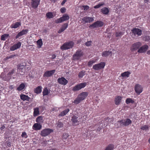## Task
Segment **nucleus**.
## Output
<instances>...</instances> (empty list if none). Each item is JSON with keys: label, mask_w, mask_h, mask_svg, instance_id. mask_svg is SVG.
Returning <instances> with one entry per match:
<instances>
[{"label": "nucleus", "mask_w": 150, "mask_h": 150, "mask_svg": "<svg viewBox=\"0 0 150 150\" xmlns=\"http://www.w3.org/2000/svg\"><path fill=\"white\" fill-rule=\"evenodd\" d=\"M57 0H51V1L54 2H55Z\"/></svg>", "instance_id": "69168bd1"}, {"label": "nucleus", "mask_w": 150, "mask_h": 150, "mask_svg": "<svg viewBox=\"0 0 150 150\" xmlns=\"http://www.w3.org/2000/svg\"><path fill=\"white\" fill-rule=\"evenodd\" d=\"M82 20L85 23H90L94 21L93 18L90 17H85L82 18Z\"/></svg>", "instance_id": "a211bd4d"}, {"label": "nucleus", "mask_w": 150, "mask_h": 150, "mask_svg": "<svg viewBox=\"0 0 150 150\" xmlns=\"http://www.w3.org/2000/svg\"><path fill=\"white\" fill-rule=\"evenodd\" d=\"M147 54L148 55H150V50L147 51Z\"/></svg>", "instance_id": "e2e57ef3"}, {"label": "nucleus", "mask_w": 150, "mask_h": 150, "mask_svg": "<svg viewBox=\"0 0 150 150\" xmlns=\"http://www.w3.org/2000/svg\"><path fill=\"white\" fill-rule=\"evenodd\" d=\"M39 114V108H34L33 114L34 116H37Z\"/></svg>", "instance_id": "473e14b6"}, {"label": "nucleus", "mask_w": 150, "mask_h": 150, "mask_svg": "<svg viewBox=\"0 0 150 150\" xmlns=\"http://www.w3.org/2000/svg\"><path fill=\"white\" fill-rule=\"evenodd\" d=\"M14 70L12 69L9 71L7 75H6L4 72H2L0 75V77L4 80L8 81L11 78H14L15 77V75H14Z\"/></svg>", "instance_id": "f257e3e1"}, {"label": "nucleus", "mask_w": 150, "mask_h": 150, "mask_svg": "<svg viewBox=\"0 0 150 150\" xmlns=\"http://www.w3.org/2000/svg\"><path fill=\"white\" fill-rule=\"evenodd\" d=\"M40 0H32L31 5L34 8H37L40 4Z\"/></svg>", "instance_id": "dca6fc26"}, {"label": "nucleus", "mask_w": 150, "mask_h": 150, "mask_svg": "<svg viewBox=\"0 0 150 150\" xmlns=\"http://www.w3.org/2000/svg\"><path fill=\"white\" fill-rule=\"evenodd\" d=\"M5 128V127L4 125H3L1 127H0V129L2 130Z\"/></svg>", "instance_id": "680f3d73"}, {"label": "nucleus", "mask_w": 150, "mask_h": 150, "mask_svg": "<svg viewBox=\"0 0 150 150\" xmlns=\"http://www.w3.org/2000/svg\"><path fill=\"white\" fill-rule=\"evenodd\" d=\"M57 81L59 84L64 86L66 85L68 83V80L63 77L59 78Z\"/></svg>", "instance_id": "4468645a"}, {"label": "nucleus", "mask_w": 150, "mask_h": 150, "mask_svg": "<svg viewBox=\"0 0 150 150\" xmlns=\"http://www.w3.org/2000/svg\"><path fill=\"white\" fill-rule=\"evenodd\" d=\"M105 65L104 62H101L94 65L93 67V69L96 71L99 70L104 68Z\"/></svg>", "instance_id": "7ed1b4c3"}, {"label": "nucleus", "mask_w": 150, "mask_h": 150, "mask_svg": "<svg viewBox=\"0 0 150 150\" xmlns=\"http://www.w3.org/2000/svg\"><path fill=\"white\" fill-rule=\"evenodd\" d=\"M21 136L22 137L25 138H27L28 137V136L25 132H22L21 134Z\"/></svg>", "instance_id": "3c124183"}, {"label": "nucleus", "mask_w": 150, "mask_h": 150, "mask_svg": "<svg viewBox=\"0 0 150 150\" xmlns=\"http://www.w3.org/2000/svg\"><path fill=\"white\" fill-rule=\"evenodd\" d=\"M149 46L147 45H144L141 47L138 50L139 53H142L145 52L148 49Z\"/></svg>", "instance_id": "2eb2a0df"}, {"label": "nucleus", "mask_w": 150, "mask_h": 150, "mask_svg": "<svg viewBox=\"0 0 150 150\" xmlns=\"http://www.w3.org/2000/svg\"><path fill=\"white\" fill-rule=\"evenodd\" d=\"M63 124L62 122H59L57 123V126L58 127H63Z\"/></svg>", "instance_id": "864d4df0"}, {"label": "nucleus", "mask_w": 150, "mask_h": 150, "mask_svg": "<svg viewBox=\"0 0 150 150\" xmlns=\"http://www.w3.org/2000/svg\"><path fill=\"white\" fill-rule=\"evenodd\" d=\"M46 16L47 18L49 19L53 18L54 17L52 12L47 13L46 14Z\"/></svg>", "instance_id": "72a5a7b5"}, {"label": "nucleus", "mask_w": 150, "mask_h": 150, "mask_svg": "<svg viewBox=\"0 0 150 150\" xmlns=\"http://www.w3.org/2000/svg\"><path fill=\"white\" fill-rule=\"evenodd\" d=\"M42 87L41 86H39L36 88L35 90V92L36 93H39L42 91Z\"/></svg>", "instance_id": "2f4dec72"}, {"label": "nucleus", "mask_w": 150, "mask_h": 150, "mask_svg": "<svg viewBox=\"0 0 150 150\" xmlns=\"http://www.w3.org/2000/svg\"><path fill=\"white\" fill-rule=\"evenodd\" d=\"M55 70H53L51 71H48L45 72L43 75L44 77H49L51 76L55 73Z\"/></svg>", "instance_id": "f3484780"}, {"label": "nucleus", "mask_w": 150, "mask_h": 150, "mask_svg": "<svg viewBox=\"0 0 150 150\" xmlns=\"http://www.w3.org/2000/svg\"><path fill=\"white\" fill-rule=\"evenodd\" d=\"M28 32V30L27 29H25L22 30L18 34L16 37V39L19 38L23 35L27 34Z\"/></svg>", "instance_id": "6ab92c4d"}, {"label": "nucleus", "mask_w": 150, "mask_h": 150, "mask_svg": "<svg viewBox=\"0 0 150 150\" xmlns=\"http://www.w3.org/2000/svg\"><path fill=\"white\" fill-rule=\"evenodd\" d=\"M69 19V16L67 14H66L63 15L62 16L55 20V23H60Z\"/></svg>", "instance_id": "20e7f679"}, {"label": "nucleus", "mask_w": 150, "mask_h": 150, "mask_svg": "<svg viewBox=\"0 0 150 150\" xmlns=\"http://www.w3.org/2000/svg\"><path fill=\"white\" fill-rule=\"evenodd\" d=\"M68 24L67 23L64 24L58 31V33H60L64 31L68 27Z\"/></svg>", "instance_id": "393cba45"}, {"label": "nucleus", "mask_w": 150, "mask_h": 150, "mask_svg": "<svg viewBox=\"0 0 150 150\" xmlns=\"http://www.w3.org/2000/svg\"><path fill=\"white\" fill-rule=\"evenodd\" d=\"M74 45V43L72 41L64 43L61 47V49L62 50H65L72 48Z\"/></svg>", "instance_id": "f03ea898"}, {"label": "nucleus", "mask_w": 150, "mask_h": 150, "mask_svg": "<svg viewBox=\"0 0 150 150\" xmlns=\"http://www.w3.org/2000/svg\"><path fill=\"white\" fill-rule=\"evenodd\" d=\"M17 55L14 54V55H10L8 56H7L6 57V58L5 59L6 60H7L8 59H11L13 58L14 57L17 56Z\"/></svg>", "instance_id": "09e8293b"}, {"label": "nucleus", "mask_w": 150, "mask_h": 150, "mask_svg": "<svg viewBox=\"0 0 150 150\" xmlns=\"http://www.w3.org/2000/svg\"><path fill=\"white\" fill-rule=\"evenodd\" d=\"M26 83H22L17 88L16 90L20 91L25 89Z\"/></svg>", "instance_id": "5701e85b"}, {"label": "nucleus", "mask_w": 150, "mask_h": 150, "mask_svg": "<svg viewBox=\"0 0 150 150\" xmlns=\"http://www.w3.org/2000/svg\"><path fill=\"white\" fill-rule=\"evenodd\" d=\"M42 125L39 123H35L33 126V129L35 130H39L42 128Z\"/></svg>", "instance_id": "4be33fe9"}, {"label": "nucleus", "mask_w": 150, "mask_h": 150, "mask_svg": "<svg viewBox=\"0 0 150 150\" xmlns=\"http://www.w3.org/2000/svg\"><path fill=\"white\" fill-rule=\"evenodd\" d=\"M21 42H19L11 46L10 48V50L11 51H13L21 47Z\"/></svg>", "instance_id": "ddd939ff"}, {"label": "nucleus", "mask_w": 150, "mask_h": 150, "mask_svg": "<svg viewBox=\"0 0 150 150\" xmlns=\"http://www.w3.org/2000/svg\"><path fill=\"white\" fill-rule=\"evenodd\" d=\"M97 61L96 59H92L90 60L88 62V66L91 67L93 64L95 63Z\"/></svg>", "instance_id": "c9c22d12"}, {"label": "nucleus", "mask_w": 150, "mask_h": 150, "mask_svg": "<svg viewBox=\"0 0 150 150\" xmlns=\"http://www.w3.org/2000/svg\"><path fill=\"white\" fill-rule=\"evenodd\" d=\"M148 142H149V143L150 144V139H149Z\"/></svg>", "instance_id": "338daca9"}, {"label": "nucleus", "mask_w": 150, "mask_h": 150, "mask_svg": "<svg viewBox=\"0 0 150 150\" xmlns=\"http://www.w3.org/2000/svg\"><path fill=\"white\" fill-rule=\"evenodd\" d=\"M131 121L129 119H127L126 120H121L118 121L117 124H119L120 125L127 126L131 124Z\"/></svg>", "instance_id": "0eeeda50"}, {"label": "nucleus", "mask_w": 150, "mask_h": 150, "mask_svg": "<svg viewBox=\"0 0 150 150\" xmlns=\"http://www.w3.org/2000/svg\"><path fill=\"white\" fill-rule=\"evenodd\" d=\"M66 9L64 7H62L60 9V11L62 13H63L66 11Z\"/></svg>", "instance_id": "6e6d98bb"}, {"label": "nucleus", "mask_w": 150, "mask_h": 150, "mask_svg": "<svg viewBox=\"0 0 150 150\" xmlns=\"http://www.w3.org/2000/svg\"><path fill=\"white\" fill-rule=\"evenodd\" d=\"M80 119L81 118L78 116L77 115H74L72 117L71 119L73 125H74L78 124L79 122L81 121Z\"/></svg>", "instance_id": "6e6552de"}, {"label": "nucleus", "mask_w": 150, "mask_h": 150, "mask_svg": "<svg viewBox=\"0 0 150 150\" xmlns=\"http://www.w3.org/2000/svg\"><path fill=\"white\" fill-rule=\"evenodd\" d=\"M84 8V10H86L89 8V7L87 5H83L82 6Z\"/></svg>", "instance_id": "4d7b16f0"}, {"label": "nucleus", "mask_w": 150, "mask_h": 150, "mask_svg": "<svg viewBox=\"0 0 150 150\" xmlns=\"http://www.w3.org/2000/svg\"><path fill=\"white\" fill-rule=\"evenodd\" d=\"M25 69L22 70L21 69L20 71H19V73L21 75H23L25 73Z\"/></svg>", "instance_id": "603ef678"}, {"label": "nucleus", "mask_w": 150, "mask_h": 150, "mask_svg": "<svg viewBox=\"0 0 150 150\" xmlns=\"http://www.w3.org/2000/svg\"><path fill=\"white\" fill-rule=\"evenodd\" d=\"M87 85L86 82L81 83L74 86L72 89L74 91H79L84 88Z\"/></svg>", "instance_id": "423d86ee"}, {"label": "nucleus", "mask_w": 150, "mask_h": 150, "mask_svg": "<svg viewBox=\"0 0 150 150\" xmlns=\"http://www.w3.org/2000/svg\"><path fill=\"white\" fill-rule=\"evenodd\" d=\"M9 36V34H5L2 35L1 37V39L2 40H5Z\"/></svg>", "instance_id": "ea45409f"}, {"label": "nucleus", "mask_w": 150, "mask_h": 150, "mask_svg": "<svg viewBox=\"0 0 150 150\" xmlns=\"http://www.w3.org/2000/svg\"><path fill=\"white\" fill-rule=\"evenodd\" d=\"M67 0H63V1H62L61 3V5H63L67 1Z\"/></svg>", "instance_id": "13d9d810"}, {"label": "nucleus", "mask_w": 150, "mask_h": 150, "mask_svg": "<svg viewBox=\"0 0 150 150\" xmlns=\"http://www.w3.org/2000/svg\"><path fill=\"white\" fill-rule=\"evenodd\" d=\"M134 101L131 98H127L126 100V103L127 104H129V103H134Z\"/></svg>", "instance_id": "a19ab883"}, {"label": "nucleus", "mask_w": 150, "mask_h": 150, "mask_svg": "<svg viewBox=\"0 0 150 150\" xmlns=\"http://www.w3.org/2000/svg\"><path fill=\"white\" fill-rule=\"evenodd\" d=\"M20 98L23 101H28L30 99V98L28 96H26L23 94L21 95Z\"/></svg>", "instance_id": "cd10ccee"}, {"label": "nucleus", "mask_w": 150, "mask_h": 150, "mask_svg": "<svg viewBox=\"0 0 150 150\" xmlns=\"http://www.w3.org/2000/svg\"><path fill=\"white\" fill-rule=\"evenodd\" d=\"M149 127L147 125H144L142 126L141 129L143 130H147L148 129Z\"/></svg>", "instance_id": "49530a36"}, {"label": "nucleus", "mask_w": 150, "mask_h": 150, "mask_svg": "<svg viewBox=\"0 0 150 150\" xmlns=\"http://www.w3.org/2000/svg\"><path fill=\"white\" fill-rule=\"evenodd\" d=\"M37 150H42V149H38Z\"/></svg>", "instance_id": "774afa93"}, {"label": "nucleus", "mask_w": 150, "mask_h": 150, "mask_svg": "<svg viewBox=\"0 0 150 150\" xmlns=\"http://www.w3.org/2000/svg\"><path fill=\"white\" fill-rule=\"evenodd\" d=\"M142 45V43L139 42H136L132 45L131 47V50L133 51L137 50Z\"/></svg>", "instance_id": "9b49d317"}, {"label": "nucleus", "mask_w": 150, "mask_h": 150, "mask_svg": "<svg viewBox=\"0 0 150 150\" xmlns=\"http://www.w3.org/2000/svg\"><path fill=\"white\" fill-rule=\"evenodd\" d=\"M37 44L38 47L39 48H41L43 44L42 39H40L38 40L37 41Z\"/></svg>", "instance_id": "4c0bfd02"}, {"label": "nucleus", "mask_w": 150, "mask_h": 150, "mask_svg": "<svg viewBox=\"0 0 150 150\" xmlns=\"http://www.w3.org/2000/svg\"><path fill=\"white\" fill-rule=\"evenodd\" d=\"M130 74L131 73L129 71H125L123 73H121V76L123 78H128Z\"/></svg>", "instance_id": "bb28decb"}, {"label": "nucleus", "mask_w": 150, "mask_h": 150, "mask_svg": "<svg viewBox=\"0 0 150 150\" xmlns=\"http://www.w3.org/2000/svg\"><path fill=\"white\" fill-rule=\"evenodd\" d=\"M21 25L20 22H17L13 23L11 25L10 27L11 28H16L19 27Z\"/></svg>", "instance_id": "b1692460"}, {"label": "nucleus", "mask_w": 150, "mask_h": 150, "mask_svg": "<svg viewBox=\"0 0 150 150\" xmlns=\"http://www.w3.org/2000/svg\"><path fill=\"white\" fill-rule=\"evenodd\" d=\"M85 74V71H82L79 73V78L82 77Z\"/></svg>", "instance_id": "c03bdc74"}, {"label": "nucleus", "mask_w": 150, "mask_h": 150, "mask_svg": "<svg viewBox=\"0 0 150 150\" xmlns=\"http://www.w3.org/2000/svg\"><path fill=\"white\" fill-rule=\"evenodd\" d=\"M91 43L92 42L91 41H89L85 43V44L86 46H89L91 45Z\"/></svg>", "instance_id": "5fc2aeb1"}, {"label": "nucleus", "mask_w": 150, "mask_h": 150, "mask_svg": "<svg viewBox=\"0 0 150 150\" xmlns=\"http://www.w3.org/2000/svg\"><path fill=\"white\" fill-rule=\"evenodd\" d=\"M25 68V66L23 65H20L18 67V71H20L21 69H24Z\"/></svg>", "instance_id": "de8ad7c7"}, {"label": "nucleus", "mask_w": 150, "mask_h": 150, "mask_svg": "<svg viewBox=\"0 0 150 150\" xmlns=\"http://www.w3.org/2000/svg\"><path fill=\"white\" fill-rule=\"evenodd\" d=\"M122 97L120 96H117L116 97L115 100V103L116 105H118L120 104L121 101Z\"/></svg>", "instance_id": "a878e982"}, {"label": "nucleus", "mask_w": 150, "mask_h": 150, "mask_svg": "<svg viewBox=\"0 0 150 150\" xmlns=\"http://www.w3.org/2000/svg\"><path fill=\"white\" fill-rule=\"evenodd\" d=\"M69 137L68 134L67 133H64L62 136V139L63 140H64V142H65L64 140H66L68 139V137Z\"/></svg>", "instance_id": "37998d69"}, {"label": "nucleus", "mask_w": 150, "mask_h": 150, "mask_svg": "<svg viewBox=\"0 0 150 150\" xmlns=\"http://www.w3.org/2000/svg\"><path fill=\"white\" fill-rule=\"evenodd\" d=\"M112 53V52L111 51H105L102 52V56L103 57H106L110 54L111 55Z\"/></svg>", "instance_id": "c85d7f7f"}, {"label": "nucleus", "mask_w": 150, "mask_h": 150, "mask_svg": "<svg viewBox=\"0 0 150 150\" xmlns=\"http://www.w3.org/2000/svg\"><path fill=\"white\" fill-rule=\"evenodd\" d=\"M83 55L82 52L80 51H77L73 56V59L74 60H79Z\"/></svg>", "instance_id": "1a4fd4ad"}, {"label": "nucleus", "mask_w": 150, "mask_h": 150, "mask_svg": "<svg viewBox=\"0 0 150 150\" xmlns=\"http://www.w3.org/2000/svg\"><path fill=\"white\" fill-rule=\"evenodd\" d=\"M132 31L134 35H137L139 36L142 34V31L138 28H134L132 30Z\"/></svg>", "instance_id": "412c9836"}, {"label": "nucleus", "mask_w": 150, "mask_h": 150, "mask_svg": "<svg viewBox=\"0 0 150 150\" xmlns=\"http://www.w3.org/2000/svg\"><path fill=\"white\" fill-rule=\"evenodd\" d=\"M11 144L10 142H9L8 143V146H11Z\"/></svg>", "instance_id": "0e129e2a"}, {"label": "nucleus", "mask_w": 150, "mask_h": 150, "mask_svg": "<svg viewBox=\"0 0 150 150\" xmlns=\"http://www.w3.org/2000/svg\"><path fill=\"white\" fill-rule=\"evenodd\" d=\"M50 93V90L48 89L47 88H45L43 91V96H46L48 95V94Z\"/></svg>", "instance_id": "7c9ffc66"}, {"label": "nucleus", "mask_w": 150, "mask_h": 150, "mask_svg": "<svg viewBox=\"0 0 150 150\" xmlns=\"http://www.w3.org/2000/svg\"><path fill=\"white\" fill-rule=\"evenodd\" d=\"M101 11L103 14H107L109 12V10L107 8H104L101 9Z\"/></svg>", "instance_id": "58836bf2"}, {"label": "nucleus", "mask_w": 150, "mask_h": 150, "mask_svg": "<svg viewBox=\"0 0 150 150\" xmlns=\"http://www.w3.org/2000/svg\"><path fill=\"white\" fill-rule=\"evenodd\" d=\"M134 90L136 93L137 94L139 95L142 92L143 88L140 85L137 84H136L135 86Z\"/></svg>", "instance_id": "f8f14e48"}, {"label": "nucleus", "mask_w": 150, "mask_h": 150, "mask_svg": "<svg viewBox=\"0 0 150 150\" xmlns=\"http://www.w3.org/2000/svg\"><path fill=\"white\" fill-rule=\"evenodd\" d=\"M81 101L80 99L79 98V97H78L74 100V103L75 104H77L79 103Z\"/></svg>", "instance_id": "79ce46f5"}, {"label": "nucleus", "mask_w": 150, "mask_h": 150, "mask_svg": "<svg viewBox=\"0 0 150 150\" xmlns=\"http://www.w3.org/2000/svg\"><path fill=\"white\" fill-rule=\"evenodd\" d=\"M103 3H100L98 5L95 6H94V8H99L101 6L103 5Z\"/></svg>", "instance_id": "8fccbe9b"}, {"label": "nucleus", "mask_w": 150, "mask_h": 150, "mask_svg": "<svg viewBox=\"0 0 150 150\" xmlns=\"http://www.w3.org/2000/svg\"><path fill=\"white\" fill-rule=\"evenodd\" d=\"M69 111V109H67L64 111L62 112L59 114V116H63L66 115Z\"/></svg>", "instance_id": "c756f323"}, {"label": "nucleus", "mask_w": 150, "mask_h": 150, "mask_svg": "<svg viewBox=\"0 0 150 150\" xmlns=\"http://www.w3.org/2000/svg\"><path fill=\"white\" fill-rule=\"evenodd\" d=\"M56 55H55V54H53L52 55V59H54V58H56Z\"/></svg>", "instance_id": "bf43d9fd"}, {"label": "nucleus", "mask_w": 150, "mask_h": 150, "mask_svg": "<svg viewBox=\"0 0 150 150\" xmlns=\"http://www.w3.org/2000/svg\"><path fill=\"white\" fill-rule=\"evenodd\" d=\"M114 148V145L112 144H110L107 147L105 150H113Z\"/></svg>", "instance_id": "e433bc0d"}, {"label": "nucleus", "mask_w": 150, "mask_h": 150, "mask_svg": "<svg viewBox=\"0 0 150 150\" xmlns=\"http://www.w3.org/2000/svg\"><path fill=\"white\" fill-rule=\"evenodd\" d=\"M88 95L87 92H83L79 95L78 97L81 100H84Z\"/></svg>", "instance_id": "aec40b11"}, {"label": "nucleus", "mask_w": 150, "mask_h": 150, "mask_svg": "<svg viewBox=\"0 0 150 150\" xmlns=\"http://www.w3.org/2000/svg\"><path fill=\"white\" fill-rule=\"evenodd\" d=\"M13 88V85H11L9 86V88L11 90H12Z\"/></svg>", "instance_id": "052dcab7"}, {"label": "nucleus", "mask_w": 150, "mask_h": 150, "mask_svg": "<svg viewBox=\"0 0 150 150\" xmlns=\"http://www.w3.org/2000/svg\"><path fill=\"white\" fill-rule=\"evenodd\" d=\"M43 118L41 116H39L38 117L36 120V121L37 122L40 124L43 123Z\"/></svg>", "instance_id": "f704fd0d"}, {"label": "nucleus", "mask_w": 150, "mask_h": 150, "mask_svg": "<svg viewBox=\"0 0 150 150\" xmlns=\"http://www.w3.org/2000/svg\"><path fill=\"white\" fill-rule=\"evenodd\" d=\"M104 24V23L100 21H98L91 25L90 27L93 28H98L102 26Z\"/></svg>", "instance_id": "9d476101"}, {"label": "nucleus", "mask_w": 150, "mask_h": 150, "mask_svg": "<svg viewBox=\"0 0 150 150\" xmlns=\"http://www.w3.org/2000/svg\"><path fill=\"white\" fill-rule=\"evenodd\" d=\"M53 132V130L49 128H46L40 132V134L42 137H46Z\"/></svg>", "instance_id": "39448f33"}, {"label": "nucleus", "mask_w": 150, "mask_h": 150, "mask_svg": "<svg viewBox=\"0 0 150 150\" xmlns=\"http://www.w3.org/2000/svg\"><path fill=\"white\" fill-rule=\"evenodd\" d=\"M124 34V32H118L116 33V36L117 37H119L122 36Z\"/></svg>", "instance_id": "a18cd8bd"}]
</instances>
